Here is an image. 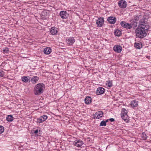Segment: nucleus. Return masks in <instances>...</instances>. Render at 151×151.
Segmentation results:
<instances>
[{"label":"nucleus","mask_w":151,"mask_h":151,"mask_svg":"<svg viewBox=\"0 0 151 151\" xmlns=\"http://www.w3.org/2000/svg\"><path fill=\"white\" fill-rule=\"evenodd\" d=\"M13 119L14 118L11 115L7 116L6 117V120L9 122H11L13 120Z\"/></svg>","instance_id":"nucleus-23"},{"label":"nucleus","mask_w":151,"mask_h":151,"mask_svg":"<svg viewBox=\"0 0 151 151\" xmlns=\"http://www.w3.org/2000/svg\"><path fill=\"white\" fill-rule=\"evenodd\" d=\"M139 24L140 26V27H145L147 25H149L148 24L147 22L146 21H145V20L142 19L139 21Z\"/></svg>","instance_id":"nucleus-14"},{"label":"nucleus","mask_w":151,"mask_h":151,"mask_svg":"<svg viewBox=\"0 0 151 151\" xmlns=\"http://www.w3.org/2000/svg\"><path fill=\"white\" fill-rule=\"evenodd\" d=\"M74 145L77 147H81L83 144V142L81 139L76 140L73 142Z\"/></svg>","instance_id":"nucleus-9"},{"label":"nucleus","mask_w":151,"mask_h":151,"mask_svg":"<svg viewBox=\"0 0 151 151\" xmlns=\"http://www.w3.org/2000/svg\"><path fill=\"white\" fill-rule=\"evenodd\" d=\"M105 89L104 88L102 87H99L98 88L96 91V93L98 95L102 94L104 92Z\"/></svg>","instance_id":"nucleus-12"},{"label":"nucleus","mask_w":151,"mask_h":151,"mask_svg":"<svg viewBox=\"0 0 151 151\" xmlns=\"http://www.w3.org/2000/svg\"><path fill=\"white\" fill-rule=\"evenodd\" d=\"M109 121H110L111 122H113L115 121V119L113 118H110L109 119Z\"/></svg>","instance_id":"nucleus-35"},{"label":"nucleus","mask_w":151,"mask_h":151,"mask_svg":"<svg viewBox=\"0 0 151 151\" xmlns=\"http://www.w3.org/2000/svg\"><path fill=\"white\" fill-rule=\"evenodd\" d=\"M4 75V72L2 70H0V76L3 77Z\"/></svg>","instance_id":"nucleus-31"},{"label":"nucleus","mask_w":151,"mask_h":151,"mask_svg":"<svg viewBox=\"0 0 151 151\" xmlns=\"http://www.w3.org/2000/svg\"><path fill=\"white\" fill-rule=\"evenodd\" d=\"M42 119H43V120L45 121L47 118V115H44L41 116Z\"/></svg>","instance_id":"nucleus-33"},{"label":"nucleus","mask_w":151,"mask_h":151,"mask_svg":"<svg viewBox=\"0 0 151 151\" xmlns=\"http://www.w3.org/2000/svg\"><path fill=\"white\" fill-rule=\"evenodd\" d=\"M104 19L103 17H101L98 18L96 22L97 27H102L104 23Z\"/></svg>","instance_id":"nucleus-4"},{"label":"nucleus","mask_w":151,"mask_h":151,"mask_svg":"<svg viewBox=\"0 0 151 151\" xmlns=\"http://www.w3.org/2000/svg\"><path fill=\"white\" fill-rule=\"evenodd\" d=\"M139 16H134L133 19L132 20H134V21L136 22L137 23L138 22L139 20Z\"/></svg>","instance_id":"nucleus-27"},{"label":"nucleus","mask_w":151,"mask_h":151,"mask_svg":"<svg viewBox=\"0 0 151 151\" xmlns=\"http://www.w3.org/2000/svg\"><path fill=\"white\" fill-rule=\"evenodd\" d=\"M40 134V133H39V134H38V135H39Z\"/></svg>","instance_id":"nucleus-38"},{"label":"nucleus","mask_w":151,"mask_h":151,"mask_svg":"<svg viewBox=\"0 0 151 151\" xmlns=\"http://www.w3.org/2000/svg\"><path fill=\"white\" fill-rule=\"evenodd\" d=\"M4 131V128L3 126H0V134L3 133Z\"/></svg>","instance_id":"nucleus-30"},{"label":"nucleus","mask_w":151,"mask_h":151,"mask_svg":"<svg viewBox=\"0 0 151 151\" xmlns=\"http://www.w3.org/2000/svg\"><path fill=\"white\" fill-rule=\"evenodd\" d=\"M134 47L135 48L139 49L142 47V44L140 42H135L134 44Z\"/></svg>","instance_id":"nucleus-17"},{"label":"nucleus","mask_w":151,"mask_h":151,"mask_svg":"<svg viewBox=\"0 0 151 151\" xmlns=\"http://www.w3.org/2000/svg\"><path fill=\"white\" fill-rule=\"evenodd\" d=\"M109 121V119H107L106 121H105V122H106V123L108 122Z\"/></svg>","instance_id":"nucleus-36"},{"label":"nucleus","mask_w":151,"mask_h":151,"mask_svg":"<svg viewBox=\"0 0 151 151\" xmlns=\"http://www.w3.org/2000/svg\"><path fill=\"white\" fill-rule=\"evenodd\" d=\"M30 78V77L29 76H23L21 78V79L22 81L27 83Z\"/></svg>","instance_id":"nucleus-22"},{"label":"nucleus","mask_w":151,"mask_h":151,"mask_svg":"<svg viewBox=\"0 0 151 151\" xmlns=\"http://www.w3.org/2000/svg\"><path fill=\"white\" fill-rule=\"evenodd\" d=\"M119 6L121 8H125L127 5V3L125 1L122 0L119 1L118 2Z\"/></svg>","instance_id":"nucleus-7"},{"label":"nucleus","mask_w":151,"mask_h":151,"mask_svg":"<svg viewBox=\"0 0 151 151\" xmlns=\"http://www.w3.org/2000/svg\"><path fill=\"white\" fill-rule=\"evenodd\" d=\"M121 26L124 28L128 29H130L132 28L130 24L124 21H122L120 23Z\"/></svg>","instance_id":"nucleus-10"},{"label":"nucleus","mask_w":151,"mask_h":151,"mask_svg":"<svg viewBox=\"0 0 151 151\" xmlns=\"http://www.w3.org/2000/svg\"><path fill=\"white\" fill-rule=\"evenodd\" d=\"M141 137L143 140H146L147 138V136L144 132H143L141 135Z\"/></svg>","instance_id":"nucleus-25"},{"label":"nucleus","mask_w":151,"mask_h":151,"mask_svg":"<svg viewBox=\"0 0 151 151\" xmlns=\"http://www.w3.org/2000/svg\"><path fill=\"white\" fill-rule=\"evenodd\" d=\"M44 121H45L43 120V119H42V117L40 116V118L37 119V122L38 123H40Z\"/></svg>","instance_id":"nucleus-28"},{"label":"nucleus","mask_w":151,"mask_h":151,"mask_svg":"<svg viewBox=\"0 0 151 151\" xmlns=\"http://www.w3.org/2000/svg\"><path fill=\"white\" fill-rule=\"evenodd\" d=\"M51 52V49L49 47H46L44 49V52L46 54H49Z\"/></svg>","instance_id":"nucleus-20"},{"label":"nucleus","mask_w":151,"mask_h":151,"mask_svg":"<svg viewBox=\"0 0 151 151\" xmlns=\"http://www.w3.org/2000/svg\"><path fill=\"white\" fill-rule=\"evenodd\" d=\"M104 115V113L102 111H99L95 114H93V116L94 119H99L102 117Z\"/></svg>","instance_id":"nucleus-6"},{"label":"nucleus","mask_w":151,"mask_h":151,"mask_svg":"<svg viewBox=\"0 0 151 151\" xmlns=\"http://www.w3.org/2000/svg\"><path fill=\"white\" fill-rule=\"evenodd\" d=\"M113 49L115 52L118 53H120L122 50V47L119 45L114 46Z\"/></svg>","instance_id":"nucleus-11"},{"label":"nucleus","mask_w":151,"mask_h":151,"mask_svg":"<svg viewBox=\"0 0 151 151\" xmlns=\"http://www.w3.org/2000/svg\"><path fill=\"white\" fill-rule=\"evenodd\" d=\"M129 24L133 28V29H135L137 26V22L132 20H131L130 23Z\"/></svg>","instance_id":"nucleus-19"},{"label":"nucleus","mask_w":151,"mask_h":151,"mask_svg":"<svg viewBox=\"0 0 151 151\" xmlns=\"http://www.w3.org/2000/svg\"><path fill=\"white\" fill-rule=\"evenodd\" d=\"M57 117H58V116L60 117L59 116H58V115H57Z\"/></svg>","instance_id":"nucleus-39"},{"label":"nucleus","mask_w":151,"mask_h":151,"mask_svg":"<svg viewBox=\"0 0 151 151\" xmlns=\"http://www.w3.org/2000/svg\"><path fill=\"white\" fill-rule=\"evenodd\" d=\"M45 88V85L42 83L36 85L34 89V93L35 95H39L43 93Z\"/></svg>","instance_id":"nucleus-2"},{"label":"nucleus","mask_w":151,"mask_h":151,"mask_svg":"<svg viewBox=\"0 0 151 151\" xmlns=\"http://www.w3.org/2000/svg\"><path fill=\"white\" fill-rule=\"evenodd\" d=\"M75 41V40L74 38L71 37H69L67 38L66 40V43L67 45L70 46L73 45Z\"/></svg>","instance_id":"nucleus-5"},{"label":"nucleus","mask_w":151,"mask_h":151,"mask_svg":"<svg viewBox=\"0 0 151 151\" xmlns=\"http://www.w3.org/2000/svg\"><path fill=\"white\" fill-rule=\"evenodd\" d=\"M106 85L109 87H111L112 86V81L109 80L106 81Z\"/></svg>","instance_id":"nucleus-26"},{"label":"nucleus","mask_w":151,"mask_h":151,"mask_svg":"<svg viewBox=\"0 0 151 151\" xmlns=\"http://www.w3.org/2000/svg\"><path fill=\"white\" fill-rule=\"evenodd\" d=\"M127 113V112L126 110L124 108H122L121 113V117L122 119L127 122H128V120L127 119L124 118V117H125L126 118H127L128 116Z\"/></svg>","instance_id":"nucleus-3"},{"label":"nucleus","mask_w":151,"mask_h":151,"mask_svg":"<svg viewBox=\"0 0 151 151\" xmlns=\"http://www.w3.org/2000/svg\"><path fill=\"white\" fill-rule=\"evenodd\" d=\"M138 101L136 100H134L132 101L130 104L132 108L137 107L138 105Z\"/></svg>","instance_id":"nucleus-15"},{"label":"nucleus","mask_w":151,"mask_h":151,"mask_svg":"<svg viewBox=\"0 0 151 151\" xmlns=\"http://www.w3.org/2000/svg\"><path fill=\"white\" fill-rule=\"evenodd\" d=\"M106 125V122H105L103 120L101 121L99 126H105Z\"/></svg>","instance_id":"nucleus-29"},{"label":"nucleus","mask_w":151,"mask_h":151,"mask_svg":"<svg viewBox=\"0 0 151 151\" xmlns=\"http://www.w3.org/2000/svg\"><path fill=\"white\" fill-rule=\"evenodd\" d=\"M60 16L63 19H66L68 16V14L65 11H62L60 12Z\"/></svg>","instance_id":"nucleus-8"},{"label":"nucleus","mask_w":151,"mask_h":151,"mask_svg":"<svg viewBox=\"0 0 151 151\" xmlns=\"http://www.w3.org/2000/svg\"><path fill=\"white\" fill-rule=\"evenodd\" d=\"M39 79V78L37 76H33L31 79V82L32 84H35L36 83Z\"/></svg>","instance_id":"nucleus-16"},{"label":"nucleus","mask_w":151,"mask_h":151,"mask_svg":"<svg viewBox=\"0 0 151 151\" xmlns=\"http://www.w3.org/2000/svg\"><path fill=\"white\" fill-rule=\"evenodd\" d=\"M58 37V40H60V41H61L62 40V39L63 38V34H61V35L59 34V35L57 36Z\"/></svg>","instance_id":"nucleus-32"},{"label":"nucleus","mask_w":151,"mask_h":151,"mask_svg":"<svg viewBox=\"0 0 151 151\" xmlns=\"http://www.w3.org/2000/svg\"><path fill=\"white\" fill-rule=\"evenodd\" d=\"M92 99L89 96H87L85 99V102L86 104H88L91 102Z\"/></svg>","instance_id":"nucleus-18"},{"label":"nucleus","mask_w":151,"mask_h":151,"mask_svg":"<svg viewBox=\"0 0 151 151\" xmlns=\"http://www.w3.org/2000/svg\"><path fill=\"white\" fill-rule=\"evenodd\" d=\"M40 130H36L35 131H34V133L35 134H37L39 132H40Z\"/></svg>","instance_id":"nucleus-34"},{"label":"nucleus","mask_w":151,"mask_h":151,"mask_svg":"<svg viewBox=\"0 0 151 151\" xmlns=\"http://www.w3.org/2000/svg\"><path fill=\"white\" fill-rule=\"evenodd\" d=\"M57 33H58V30H57Z\"/></svg>","instance_id":"nucleus-41"},{"label":"nucleus","mask_w":151,"mask_h":151,"mask_svg":"<svg viewBox=\"0 0 151 151\" xmlns=\"http://www.w3.org/2000/svg\"><path fill=\"white\" fill-rule=\"evenodd\" d=\"M50 33L52 35H55L57 33V30H55V27H52L50 31Z\"/></svg>","instance_id":"nucleus-24"},{"label":"nucleus","mask_w":151,"mask_h":151,"mask_svg":"<svg viewBox=\"0 0 151 151\" xmlns=\"http://www.w3.org/2000/svg\"><path fill=\"white\" fill-rule=\"evenodd\" d=\"M124 118L127 119V118H126V117H124Z\"/></svg>","instance_id":"nucleus-40"},{"label":"nucleus","mask_w":151,"mask_h":151,"mask_svg":"<svg viewBox=\"0 0 151 151\" xmlns=\"http://www.w3.org/2000/svg\"><path fill=\"white\" fill-rule=\"evenodd\" d=\"M114 35L118 37H119L121 36L122 33L121 31L119 29H116L114 32Z\"/></svg>","instance_id":"nucleus-21"},{"label":"nucleus","mask_w":151,"mask_h":151,"mask_svg":"<svg viewBox=\"0 0 151 151\" xmlns=\"http://www.w3.org/2000/svg\"><path fill=\"white\" fill-rule=\"evenodd\" d=\"M149 29V25H146L145 27H138L135 31L136 37L142 38L145 37L147 35L146 32Z\"/></svg>","instance_id":"nucleus-1"},{"label":"nucleus","mask_w":151,"mask_h":151,"mask_svg":"<svg viewBox=\"0 0 151 151\" xmlns=\"http://www.w3.org/2000/svg\"><path fill=\"white\" fill-rule=\"evenodd\" d=\"M59 145L60 146V148H61V146H60V144H59Z\"/></svg>","instance_id":"nucleus-37"},{"label":"nucleus","mask_w":151,"mask_h":151,"mask_svg":"<svg viewBox=\"0 0 151 151\" xmlns=\"http://www.w3.org/2000/svg\"><path fill=\"white\" fill-rule=\"evenodd\" d=\"M107 21L109 23L114 24L116 22V19L114 17H110L108 18Z\"/></svg>","instance_id":"nucleus-13"}]
</instances>
